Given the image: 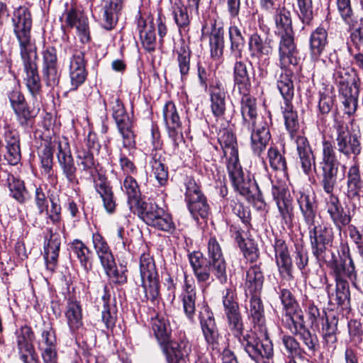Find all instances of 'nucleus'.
Returning <instances> with one entry per match:
<instances>
[{"label": "nucleus", "mask_w": 363, "mask_h": 363, "mask_svg": "<svg viewBox=\"0 0 363 363\" xmlns=\"http://www.w3.org/2000/svg\"><path fill=\"white\" fill-rule=\"evenodd\" d=\"M340 162L337 160L335 152L330 142L324 141L323 155L319 162L321 169V184L327 194L323 197V210L335 227L342 231L352 220V215L349 209H345L341 204L339 198L333 192L337 183Z\"/></svg>", "instance_id": "nucleus-3"}, {"label": "nucleus", "mask_w": 363, "mask_h": 363, "mask_svg": "<svg viewBox=\"0 0 363 363\" xmlns=\"http://www.w3.org/2000/svg\"><path fill=\"white\" fill-rule=\"evenodd\" d=\"M347 195L350 199L358 196L363 187V181L361 179L359 166L354 164L350 167L347 173Z\"/></svg>", "instance_id": "nucleus-48"}, {"label": "nucleus", "mask_w": 363, "mask_h": 363, "mask_svg": "<svg viewBox=\"0 0 363 363\" xmlns=\"http://www.w3.org/2000/svg\"><path fill=\"white\" fill-rule=\"evenodd\" d=\"M264 275L260 267L255 264L249 268L245 283L246 294L252 295L259 293L263 286Z\"/></svg>", "instance_id": "nucleus-41"}, {"label": "nucleus", "mask_w": 363, "mask_h": 363, "mask_svg": "<svg viewBox=\"0 0 363 363\" xmlns=\"http://www.w3.org/2000/svg\"><path fill=\"white\" fill-rule=\"evenodd\" d=\"M187 206L196 220H199V217L205 219L210 213V206L205 196L187 203Z\"/></svg>", "instance_id": "nucleus-53"}, {"label": "nucleus", "mask_w": 363, "mask_h": 363, "mask_svg": "<svg viewBox=\"0 0 363 363\" xmlns=\"http://www.w3.org/2000/svg\"><path fill=\"white\" fill-rule=\"evenodd\" d=\"M285 317L288 328L294 335H297L307 328L302 314L296 312L295 313L285 314Z\"/></svg>", "instance_id": "nucleus-60"}, {"label": "nucleus", "mask_w": 363, "mask_h": 363, "mask_svg": "<svg viewBox=\"0 0 363 363\" xmlns=\"http://www.w3.org/2000/svg\"><path fill=\"white\" fill-rule=\"evenodd\" d=\"M240 342L248 356L257 363H261V353L259 350V335L253 333L252 334L243 335V330L238 335H234Z\"/></svg>", "instance_id": "nucleus-37"}, {"label": "nucleus", "mask_w": 363, "mask_h": 363, "mask_svg": "<svg viewBox=\"0 0 363 363\" xmlns=\"http://www.w3.org/2000/svg\"><path fill=\"white\" fill-rule=\"evenodd\" d=\"M70 255L76 257L86 273L92 269V252L81 240L76 239L69 244Z\"/></svg>", "instance_id": "nucleus-36"}, {"label": "nucleus", "mask_w": 363, "mask_h": 363, "mask_svg": "<svg viewBox=\"0 0 363 363\" xmlns=\"http://www.w3.org/2000/svg\"><path fill=\"white\" fill-rule=\"evenodd\" d=\"M330 267L335 281H347V279H348L352 284H357L355 265L350 257H349L348 263L342 259H333L330 263Z\"/></svg>", "instance_id": "nucleus-29"}, {"label": "nucleus", "mask_w": 363, "mask_h": 363, "mask_svg": "<svg viewBox=\"0 0 363 363\" xmlns=\"http://www.w3.org/2000/svg\"><path fill=\"white\" fill-rule=\"evenodd\" d=\"M279 298L283 305L285 314L295 313L296 312L298 304L290 290L287 289H281Z\"/></svg>", "instance_id": "nucleus-61"}, {"label": "nucleus", "mask_w": 363, "mask_h": 363, "mask_svg": "<svg viewBox=\"0 0 363 363\" xmlns=\"http://www.w3.org/2000/svg\"><path fill=\"white\" fill-rule=\"evenodd\" d=\"M140 272L145 296L147 301L154 302L160 294L159 276L154 259L149 254L140 256Z\"/></svg>", "instance_id": "nucleus-11"}, {"label": "nucleus", "mask_w": 363, "mask_h": 363, "mask_svg": "<svg viewBox=\"0 0 363 363\" xmlns=\"http://www.w3.org/2000/svg\"><path fill=\"white\" fill-rule=\"evenodd\" d=\"M333 78L337 86L338 92L352 89L351 86L352 75L348 68L340 66L336 67L334 70Z\"/></svg>", "instance_id": "nucleus-52"}, {"label": "nucleus", "mask_w": 363, "mask_h": 363, "mask_svg": "<svg viewBox=\"0 0 363 363\" xmlns=\"http://www.w3.org/2000/svg\"><path fill=\"white\" fill-rule=\"evenodd\" d=\"M207 255L213 265V275L221 284L227 282V264L220 243L215 237H211L207 243Z\"/></svg>", "instance_id": "nucleus-17"}, {"label": "nucleus", "mask_w": 363, "mask_h": 363, "mask_svg": "<svg viewBox=\"0 0 363 363\" xmlns=\"http://www.w3.org/2000/svg\"><path fill=\"white\" fill-rule=\"evenodd\" d=\"M199 319L202 334L207 345L212 350L218 349L220 335L213 313L206 303H203L200 308Z\"/></svg>", "instance_id": "nucleus-13"}, {"label": "nucleus", "mask_w": 363, "mask_h": 363, "mask_svg": "<svg viewBox=\"0 0 363 363\" xmlns=\"http://www.w3.org/2000/svg\"><path fill=\"white\" fill-rule=\"evenodd\" d=\"M95 189L102 199L106 212L108 213H114L116 208V199L112 188L106 179L100 176L99 182H96Z\"/></svg>", "instance_id": "nucleus-38"}, {"label": "nucleus", "mask_w": 363, "mask_h": 363, "mask_svg": "<svg viewBox=\"0 0 363 363\" xmlns=\"http://www.w3.org/2000/svg\"><path fill=\"white\" fill-rule=\"evenodd\" d=\"M92 242L101 265L113 263L114 257L105 238L99 233H93Z\"/></svg>", "instance_id": "nucleus-45"}, {"label": "nucleus", "mask_w": 363, "mask_h": 363, "mask_svg": "<svg viewBox=\"0 0 363 363\" xmlns=\"http://www.w3.org/2000/svg\"><path fill=\"white\" fill-rule=\"evenodd\" d=\"M20 56L25 73L23 81L31 98L27 103L18 89L9 91L8 98L19 125L28 128L40 111L42 84L38 69L37 51L21 53Z\"/></svg>", "instance_id": "nucleus-1"}, {"label": "nucleus", "mask_w": 363, "mask_h": 363, "mask_svg": "<svg viewBox=\"0 0 363 363\" xmlns=\"http://www.w3.org/2000/svg\"><path fill=\"white\" fill-rule=\"evenodd\" d=\"M267 159L269 166L277 171L286 172L287 169L286 161L284 156L281 154L277 147L271 146L267 150Z\"/></svg>", "instance_id": "nucleus-54"}, {"label": "nucleus", "mask_w": 363, "mask_h": 363, "mask_svg": "<svg viewBox=\"0 0 363 363\" xmlns=\"http://www.w3.org/2000/svg\"><path fill=\"white\" fill-rule=\"evenodd\" d=\"M57 158L63 175L70 185L79 183L77 177V167L74 164L70 147L67 142H59L57 145Z\"/></svg>", "instance_id": "nucleus-19"}, {"label": "nucleus", "mask_w": 363, "mask_h": 363, "mask_svg": "<svg viewBox=\"0 0 363 363\" xmlns=\"http://www.w3.org/2000/svg\"><path fill=\"white\" fill-rule=\"evenodd\" d=\"M172 14L178 27L180 34L186 33L189 30L191 18L188 8L180 0L175 1L172 6Z\"/></svg>", "instance_id": "nucleus-39"}, {"label": "nucleus", "mask_w": 363, "mask_h": 363, "mask_svg": "<svg viewBox=\"0 0 363 363\" xmlns=\"http://www.w3.org/2000/svg\"><path fill=\"white\" fill-rule=\"evenodd\" d=\"M131 212L137 214L147 225L157 230L172 233L175 229L171 216L155 203L143 201Z\"/></svg>", "instance_id": "nucleus-9"}, {"label": "nucleus", "mask_w": 363, "mask_h": 363, "mask_svg": "<svg viewBox=\"0 0 363 363\" xmlns=\"http://www.w3.org/2000/svg\"><path fill=\"white\" fill-rule=\"evenodd\" d=\"M351 294L348 281H335V301L342 310L351 309Z\"/></svg>", "instance_id": "nucleus-50"}, {"label": "nucleus", "mask_w": 363, "mask_h": 363, "mask_svg": "<svg viewBox=\"0 0 363 363\" xmlns=\"http://www.w3.org/2000/svg\"><path fill=\"white\" fill-rule=\"evenodd\" d=\"M276 34L279 37V62L282 71L290 70L291 65L298 63V51L294 43V35L290 11L285 7L278 8L274 15Z\"/></svg>", "instance_id": "nucleus-5"}, {"label": "nucleus", "mask_w": 363, "mask_h": 363, "mask_svg": "<svg viewBox=\"0 0 363 363\" xmlns=\"http://www.w3.org/2000/svg\"><path fill=\"white\" fill-rule=\"evenodd\" d=\"M176 60L182 81L186 80L190 71L191 51L184 43L174 51Z\"/></svg>", "instance_id": "nucleus-47"}, {"label": "nucleus", "mask_w": 363, "mask_h": 363, "mask_svg": "<svg viewBox=\"0 0 363 363\" xmlns=\"http://www.w3.org/2000/svg\"><path fill=\"white\" fill-rule=\"evenodd\" d=\"M297 201L306 224L317 219L316 206L313 196L305 193H300Z\"/></svg>", "instance_id": "nucleus-46"}, {"label": "nucleus", "mask_w": 363, "mask_h": 363, "mask_svg": "<svg viewBox=\"0 0 363 363\" xmlns=\"http://www.w3.org/2000/svg\"><path fill=\"white\" fill-rule=\"evenodd\" d=\"M223 305L230 330L233 335H240L241 331L244 330V325L238 303L231 289H226L223 297Z\"/></svg>", "instance_id": "nucleus-16"}, {"label": "nucleus", "mask_w": 363, "mask_h": 363, "mask_svg": "<svg viewBox=\"0 0 363 363\" xmlns=\"http://www.w3.org/2000/svg\"><path fill=\"white\" fill-rule=\"evenodd\" d=\"M275 262L280 274L285 279L292 277V260L288 245L285 240L276 238L273 244Z\"/></svg>", "instance_id": "nucleus-23"}, {"label": "nucleus", "mask_w": 363, "mask_h": 363, "mask_svg": "<svg viewBox=\"0 0 363 363\" xmlns=\"http://www.w3.org/2000/svg\"><path fill=\"white\" fill-rule=\"evenodd\" d=\"M291 78L292 71L286 70L281 71L277 79V88L284 99L281 109L285 127L291 138L296 142L298 163L303 172L309 176L313 170H315V157L308 139L303 135H296L299 130V123L297 112L292 104L294 86Z\"/></svg>", "instance_id": "nucleus-2"}, {"label": "nucleus", "mask_w": 363, "mask_h": 363, "mask_svg": "<svg viewBox=\"0 0 363 363\" xmlns=\"http://www.w3.org/2000/svg\"><path fill=\"white\" fill-rule=\"evenodd\" d=\"M152 143L153 149L151 152V160L150 162L152 167V172L160 186H164L168 180L167 167L164 164V158L160 152L162 148V142L160 140V134L151 131Z\"/></svg>", "instance_id": "nucleus-18"}, {"label": "nucleus", "mask_w": 363, "mask_h": 363, "mask_svg": "<svg viewBox=\"0 0 363 363\" xmlns=\"http://www.w3.org/2000/svg\"><path fill=\"white\" fill-rule=\"evenodd\" d=\"M86 61L84 53L82 50H76L69 59L68 73L85 72L86 70Z\"/></svg>", "instance_id": "nucleus-57"}, {"label": "nucleus", "mask_w": 363, "mask_h": 363, "mask_svg": "<svg viewBox=\"0 0 363 363\" xmlns=\"http://www.w3.org/2000/svg\"><path fill=\"white\" fill-rule=\"evenodd\" d=\"M161 347L167 363H186L191 351V345L184 333L180 334L177 340L169 339Z\"/></svg>", "instance_id": "nucleus-14"}, {"label": "nucleus", "mask_w": 363, "mask_h": 363, "mask_svg": "<svg viewBox=\"0 0 363 363\" xmlns=\"http://www.w3.org/2000/svg\"><path fill=\"white\" fill-rule=\"evenodd\" d=\"M227 168L235 189L247 199L252 196L255 184L248 177H245L240 162L228 164Z\"/></svg>", "instance_id": "nucleus-22"}, {"label": "nucleus", "mask_w": 363, "mask_h": 363, "mask_svg": "<svg viewBox=\"0 0 363 363\" xmlns=\"http://www.w3.org/2000/svg\"><path fill=\"white\" fill-rule=\"evenodd\" d=\"M40 159L41 167L43 169V172L49 177L52 174V160H53V152L52 148L49 145H45L39 153Z\"/></svg>", "instance_id": "nucleus-64"}, {"label": "nucleus", "mask_w": 363, "mask_h": 363, "mask_svg": "<svg viewBox=\"0 0 363 363\" xmlns=\"http://www.w3.org/2000/svg\"><path fill=\"white\" fill-rule=\"evenodd\" d=\"M18 353L23 363H40L33 345L34 335L30 327L21 326L16 331Z\"/></svg>", "instance_id": "nucleus-15"}, {"label": "nucleus", "mask_w": 363, "mask_h": 363, "mask_svg": "<svg viewBox=\"0 0 363 363\" xmlns=\"http://www.w3.org/2000/svg\"><path fill=\"white\" fill-rule=\"evenodd\" d=\"M162 116L168 137L172 142V151L174 153H177L179 146L184 143V139L182 122L174 103L169 101L164 105Z\"/></svg>", "instance_id": "nucleus-12"}, {"label": "nucleus", "mask_w": 363, "mask_h": 363, "mask_svg": "<svg viewBox=\"0 0 363 363\" xmlns=\"http://www.w3.org/2000/svg\"><path fill=\"white\" fill-rule=\"evenodd\" d=\"M298 17L304 25L311 26L313 20L312 0H296Z\"/></svg>", "instance_id": "nucleus-58"}, {"label": "nucleus", "mask_w": 363, "mask_h": 363, "mask_svg": "<svg viewBox=\"0 0 363 363\" xmlns=\"http://www.w3.org/2000/svg\"><path fill=\"white\" fill-rule=\"evenodd\" d=\"M230 40V51L236 60L242 57V52L245 44V38L240 29L236 26H231L228 29Z\"/></svg>", "instance_id": "nucleus-49"}, {"label": "nucleus", "mask_w": 363, "mask_h": 363, "mask_svg": "<svg viewBox=\"0 0 363 363\" xmlns=\"http://www.w3.org/2000/svg\"><path fill=\"white\" fill-rule=\"evenodd\" d=\"M337 6L345 23L350 26H354L357 20L354 16L350 0H337Z\"/></svg>", "instance_id": "nucleus-59"}, {"label": "nucleus", "mask_w": 363, "mask_h": 363, "mask_svg": "<svg viewBox=\"0 0 363 363\" xmlns=\"http://www.w3.org/2000/svg\"><path fill=\"white\" fill-rule=\"evenodd\" d=\"M112 110V116L118 130L122 137L123 147L129 152L128 156L120 150L119 164L121 169L126 176L137 174L138 169L130 158L135 150V135L133 130V118L125 110L123 102L118 96L112 95L108 99Z\"/></svg>", "instance_id": "nucleus-4"}, {"label": "nucleus", "mask_w": 363, "mask_h": 363, "mask_svg": "<svg viewBox=\"0 0 363 363\" xmlns=\"http://www.w3.org/2000/svg\"><path fill=\"white\" fill-rule=\"evenodd\" d=\"M322 23L317 27L311 33L309 38V45L311 56L318 59L328 44V26Z\"/></svg>", "instance_id": "nucleus-35"}, {"label": "nucleus", "mask_w": 363, "mask_h": 363, "mask_svg": "<svg viewBox=\"0 0 363 363\" xmlns=\"http://www.w3.org/2000/svg\"><path fill=\"white\" fill-rule=\"evenodd\" d=\"M250 147L252 152L259 157L262 158V162L265 169H267L266 162L263 157L262 152L266 149L270 139L271 134L267 123L262 121L256 123L255 125H250Z\"/></svg>", "instance_id": "nucleus-20"}, {"label": "nucleus", "mask_w": 363, "mask_h": 363, "mask_svg": "<svg viewBox=\"0 0 363 363\" xmlns=\"http://www.w3.org/2000/svg\"><path fill=\"white\" fill-rule=\"evenodd\" d=\"M240 94L242 96L240 104L243 125L250 130L251 125H255L257 123L256 99L250 94V90Z\"/></svg>", "instance_id": "nucleus-33"}, {"label": "nucleus", "mask_w": 363, "mask_h": 363, "mask_svg": "<svg viewBox=\"0 0 363 363\" xmlns=\"http://www.w3.org/2000/svg\"><path fill=\"white\" fill-rule=\"evenodd\" d=\"M65 316L72 334H77L83 329L82 313L80 304L77 301L68 303Z\"/></svg>", "instance_id": "nucleus-43"}, {"label": "nucleus", "mask_w": 363, "mask_h": 363, "mask_svg": "<svg viewBox=\"0 0 363 363\" xmlns=\"http://www.w3.org/2000/svg\"><path fill=\"white\" fill-rule=\"evenodd\" d=\"M121 189L128 196V204L130 211L143 201L140 199V191L138 182L132 176L125 177Z\"/></svg>", "instance_id": "nucleus-44"}, {"label": "nucleus", "mask_w": 363, "mask_h": 363, "mask_svg": "<svg viewBox=\"0 0 363 363\" xmlns=\"http://www.w3.org/2000/svg\"><path fill=\"white\" fill-rule=\"evenodd\" d=\"M137 28L143 47L147 52H153L156 48V35L152 18L140 16L137 20Z\"/></svg>", "instance_id": "nucleus-27"}, {"label": "nucleus", "mask_w": 363, "mask_h": 363, "mask_svg": "<svg viewBox=\"0 0 363 363\" xmlns=\"http://www.w3.org/2000/svg\"><path fill=\"white\" fill-rule=\"evenodd\" d=\"M273 40L270 38H262L257 33L250 35L248 41V49L252 58L257 60V67L258 76L263 79L267 75V67L269 65V56L273 52Z\"/></svg>", "instance_id": "nucleus-10"}, {"label": "nucleus", "mask_w": 363, "mask_h": 363, "mask_svg": "<svg viewBox=\"0 0 363 363\" xmlns=\"http://www.w3.org/2000/svg\"><path fill=\"white\" fill-rule=\"evenodd\" d=\"M77 165L82 172L91 174L96 169V163L94 157V152L86 150L84 147L77 149L76 151Z\"/></svg>", "instance_id": "nucleus-51"}, {"label": "nucleus", "mask_w": 363, "mask_h": 363, "mask_svg": "<svg viewBox=\"0 0 363 363\" xmlns=\"http://www.w3.org/2000/svg\"><path fill=\"white\" fill-rule=\"evenodd\" d=\"M202 34H209V43L211 55L214 58H219L222 56L224 48V32L220 26H217L215 20H209L203 26Z\"/></svg>", "instance_id": "nucleus-25"}, {"label": "nucleus", "mask_w": 363, "mask_h": 363, "mask_svg": "<svg viewBox=\"0 0 363 363\" xmlns=\"http://www.w3.org/2000/svg\"><path fill=\"white\" fill-rule=\"evenodd\" d=\"M32 23L31 13L28 7L21 6L13 11L12 24L19 44L20 54L37 51L35 44L31 39Z\"/></svg>", "instance_id": "nucleus-8"}, {"label": "nucleus", "mask_w": 363, "mask_h": 363, "mask_svg": "<svg viewBox=\"0 0 363 363\" xmlns=\"http://www.w3.org/2000/svg\"><path fill=\"white\" fill-rule=\"evenodd\" d=\"M151 328L160 346L167 343L171 338L172 329L169 321L164 316L157 315L152 318Z\"/></svg>", "instance_id": "nucleus-42"}, {"label": "nucleus", "mask_w": 363, "mask_h": 363, "mask_svg": "<svg viewBox=\"0 0 363 363\" xmlns=\"http://www.w3.org/2000/svg\"><path fill=\"white\" fill-rule=\"evenodd\" d=\"M332 138H334L335 146L328 140L323 139V142H330L335 151V148L338 152L343 155L347 158H350L352 155H358L361 152V143L356 135L351 134L349 130L347 123L340 117H335L333 125ZM336 157L337 153H335Z\"/></svg>", "instance_id": "nucleus-7"}, {"label": "nucleus", "mask_w": 363, "mask_h": 363, "mask_svg": "<svg viewBox=\"0 0 363 363\" xmlns=\"http://www.w3.org/2000/svg\"><path fill=\"white\" fill-rule=\"evenodd\" d=\"M344 106V111L346 114L350 116L353 114L357 108V97L352 94V89L346 91L339 92Z\"/></svg>", "instance_id": "nucleus-63"}, {"label": "nucleus", "mask_w": 363, "mask_h": 363, "mask_svg": "<svg viewBox=\"0 0 363 363\" xmlns=\"http://www.w3.org/2000/svg\"><path fill=\"white\" fill-rule=\"evenodd\" d=\"M234 85L239 93H246L250 90L251 83L246 64L236 60L233 67Z\"/></svg>", "instance_id": "nucleus-40"}, {"label": "nucleus", "mask_w": 363, "mask_h": 363, "mask_svg": "<svg viewBox=\"0 0 363 363\" xmlns=\"http://www.w3.org/2000/svg\"><path fill=\"white\" fill-rule=\"evenodd\" d=\"M185 191V201L187 203L194 200L198 199L201 196H204L200 186L196 183L194 179L189 177L187 178L184 183Z\"/></svg>", "instance_id": "nucleus-62"}, {"label": "nucleus", "mask_w": 363, "mask_h": 363, "mask_svg": "<svg viewBox=\"0 0 363 363\" xmlns=\"http://www.w3.org/2000/svg\"><path fill=\"white\" fill-rule=\"evenodd\" d=\"M103 14L101 17L102 27L107 30H112L116 25L125 0H104Z\"/></svg>", "instance_id": "nucleus-32"}, {"label": "nucleus", "mask_w": 363, "mask_h": 363, "mask_svg": "<svg viewBox=\"0 0 363 363\" xmlns=\"http://www.w3.org/2000/svg\"><path fill=\"white\" fill-rule=\"evenodd\" d=\"M253 333L259 335V350L260 351L259 353H261V363L264 362V359H270L272 357L274 354L273 350V345L272 341L270 340L268 333H267V328H266V333L262 334L258 330H253Z\"/></svg>", "instance_id": "nucleus-56"}, {"label": "nucleus", "mask_w": 363, "mask_h": 363, "mask_svg": "<svg viewBox=\"0 0 363 363\" xmlns=\"http://www.w3.org/2000/svg\"><path fill=\"white\" fill-rule=\"evenodd\" d=\"M8 182L11 196L18 202L23 203L27 195L23 181L11 175L8 177Z\"/></svg>", "instance_id": "nucleus-55"}, {"label": "nucleus", "mask_w": 363, "mask_h": 363, "mask_svg": "<svg viewBox=\"0 0 363 363\" xmlns=\"http://www.w3.org/2000/svg\"><path fill=\"white\" fill-rule=\"evenodd\" d=\"M211 109L216 118H222L225 112V91L220 80L209 86Z\"/></svg>", "instance_id": "nucleus-30"}, {"label": "nucleus", "mask_w": 363, "mask_h": 363, "mask_svg": "<svg viewBox=\"0 0 363 363\" xmlns=\"http://www.w3.org/2000/svg\"><path fill=\"white\" fill-rule=\"evenodd\" d=\"M60 245V236L50 230V237L45 240L44 259L47 269L51 272L55 271L57 265Z\"/></svg>", "instance_id": "nucleus-31"}, {"label": "nucleus", "mask_w": 363, "mask_h": 363, "mask_svg": "<svg viewBox=\"0 0 363 363\" xmlns=\"http://www.w3.org/2000/svg\"><path fill=\"white\" fill-rule=\"evenodd\" d=\"M34 201L39 213L42 214L45 212L48 215V218L55 224L60 221L61 206L56 199L52 197L50 198L51 207L49 210L47 196L42 188L38 187L35 189Z\"/></svg>", "instance_id": "nucleus-26"}, {"label": "nucleus", "mask_w": 363, "mask_h": 363, "mask_svg": "<svg viewBox=\"0 0 363 363\" xmlns=\"http://www.w3.org/2000/svg\"><path fill=\"white\" fill-rule=\"evenodd\" d=\"M272 194L280 214V216L287 226H290L292 223L294 212L292 201L287 196L286 189L283 184L272 185Z\"/></svg>", "instance_id": "nucleus-21"}, {"label": "nucleus", "mask_w": 363, "mask_h": 363, "mask_svg": "<svg viewBox=\"0 0 363 363\" xmlns=\"http://www.w3.org/2000/svg\"><path fill=\"white\" fill-rule=\"evenodd\" d=\"M180 298L186 316L193 321L196 311V288L194 279L189 277L186 273L184 275Z\"/></svg>", "instance_id": "nucleus-24"}, {"label": "nucleus", "mask_w": 363, "mask_h": 363, "mask_svg": "<svg viewBox=\"0 0 363 363\" xmlns=\"http://www.w3.org/2000/svg\"><path fill=\"white\" fill-rule=\"evenodd\" d=\"M249 319L253 325V330L266 333V320L262 302L257 294L252 295L249 306L246 307Z\"/></svg>", "instance_id": "nucleus-28"}, {"label": "nucleus", "mask_w": 363, "mask_h": 363, "mask_svg": "<svg viewBox=\"0 0 363 363\" xmlns=\"http://www.w3.org/2000/svg\"><path fill=\"white\" fill-rule=\"evenodd\" d=\"M308 231V236L313 255L318 262L325 261V254L328 246L333 244L334 231L330 224L315 219L306 224Z\"/></svg>", "instance_id": "nucleus-6"}, {"label": "nucleus", "mask_w": 363, "mask_h": 363, "mask_svg": "<svg viewBox=\"0 0 363 363\" xmlns=\"http://www.w3.org/2000/svg\"><path fill=\"white\" fill-rule=\"evenodd\" d=\"M218 140L225 157L228 159V164L238 163V150L235 135L227 130H223L220 131Z\"/></svg>", "instance_id": "nucleus-34"}]
</instances>
